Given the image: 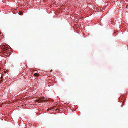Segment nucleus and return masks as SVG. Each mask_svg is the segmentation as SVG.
Returning <instances> with one entry per match:
<instances>
[{
  "instance_id": "obj_2",
  "label": "nucleus",
  "mask_w": 128,
  "mask_h": 128,
  "mask_svg": "<svg viewBox=\"0 0 128 128\" xmlns=\"http://www.w3.org/2000/svg\"><path fill=\"white\" fill-rule=\"evenodd\" d=\"M2 50L5 51V52H6V51L8 49V46L6 45H3L2 47Z\"/></svg>"
},
{
  "instance_id": "obj_4",
  "label": "nucleus",
  "mask_w": 128,
  "mask_h": 128,
  "mask_svg": "<svg viewBox=\"0 0 128 128\" xmlns=\"http://www.w3.org/2000/svg\"><path fill=\"white\" fill-rule=\"evenodd\" d=\"M23 13L22 12H19V14H20V15H23Z\"/></svg>"
},
{
  "instance_id": "obj_8",
  "label": "nucleus",
  "mask_w": 128,
  "mask_h": 128,
  "mask_svg": "<svg viewBox=\"0 0 128 128\" xmlns=\"http://www.w3.org/2000/svg\"><path fill=\"white\" fill-rule=\"evenodd\" d=\"M52 70H50V72H52Z\"/></svg>"
},
{
  "instance_id": "obj_1",
  "label": "nucleus",
  "mask_w": 128,
  "mask_h": 128,
  "mask_svg": "<svg viewBox=\"0 0 128 128\" xmlns=\"http://www.w3.org/2000/svg\"><path fill=\"white\" fill-rule=\"evenodd\" d=\"M45 100V99L43 98H38V100H36V102L38 103L43 102Z\"/></svg>"
},
{
  "instance_id": "obj_3",
  "label": "nucleus",
  "mask_w": 128,
  "mask_h": 128,
  "mask_svg": "<svg viewBox=\"0 0 128 128\" xmlns=\"http://www.w3.org/2000/svg\"><path fill=\"white\" fill-rule=\"evenodd\" d=\"M57 110H58L57 109H50V108H49L48 109H47V111H49V110H50V112H52V111H57Z\"/></svg>"
},
{
  "instance_id": "obj_5",
  "label": "nucleus",
  "mask_w": 128,
  "mask_h": 128,
  "mask_svg": "<svg viewBox=\"0 0 128 128\" xmlns=\"http://www.w3.org/2000/svg\"><path fill=\"white\" fill-rule=\"evenodd\" d=\"M5 104H0V107H2V106H4Z\"/></svg>"
},
{
  "instance_id": "obj_7",
  "label": "nucleus",
  "mask_w": 128,
  "mask_h": 128,
  "mask_svg": "<svg viewBox=\"0 0 128 128\" xmlns=\"http://www.w3.org/2000/svg\"><path fill=\"white\" fill-rule=\"evenodd\" d=\"M2 80H1L0 81V83L2 82Z\"/></svg>"
},
{
  "instance_id": "obj_6",
  "label": "nucleus",
  "mask_w": 128,
  "mask_h": 128,
  "mask_svg": "<svg viewBox=\"0 0 128 128\" xmlns=\"http://www.w3.org/2000/svg\"><path fill=\"white\" fill-rule=\"evenodd\" d=\"M34 75L36 76H38V74L37 73H35L34 74Z\"/></svg>"
}]
</instances>
